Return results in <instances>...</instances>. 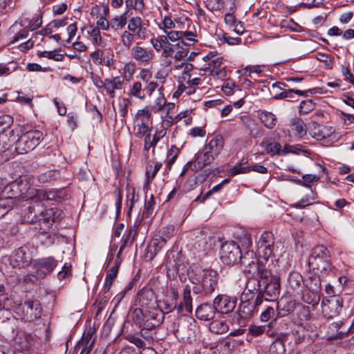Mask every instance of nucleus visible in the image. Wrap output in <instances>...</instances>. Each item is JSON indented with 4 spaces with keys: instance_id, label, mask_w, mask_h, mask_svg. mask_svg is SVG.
<instances>
[{
    "instance_id": "nucleus-1",
    "label": "nucleus",
    "mask_w": 354,
    "mask_h": 354,
    "mask_svg": "<svg viewBox=\"0 0 354 354\" xmlns=\"http://www.w3.org/2000/svg\"><path fill=\"white\" fill-rule=\"evenodd\" d=\"M248 277L246 290L248 292L260 291L267 297V301L276 300L281 290L280 278L273 275L263 261L249 262L243 269Z\"/></svg>"
},
{
    "instance_id": "nucleus-2",
    "label": "nucleus",
    "mask_w": 354,
    "mask_h": 354,
    "mask_svg": "<svg viewBox=\"0 0 354 354\" xmlns=\"http://www.w3.org/2000/svg\"><path fill=\"white\" fill-rule=\"evenodd\" d=\"M130 317L133 324L140 329L141 337L147 340L153 338V330L158 327L165 319L161 310H141L140 308L130 310Z\"/></svg>"
},
{
    "instance_id": "nucleus-3",
    "label": "nucleus",
    "mask_w": 354,
    "mask_h": 354,
    "mask_svg": "<svg viewBox=\"0 0 354 354\" xmlns=\"http://www.w3.org/2000/svg\"><path fill=\"white\" fill-rule=\"evenodd\" d=\"M218 273L212 269L203 268L199 265H194L192 268L190 282L196 294L212 295L218 286Z\"/></svg>"
},
{
    "instance_id": "nucleus-4",
    "label": "nucleus",
    "mask_w": 354,
    "mask_h": 354,
    "mask_svg": "<svg viewBox=\"0 0 354 354\" xmlns=\"http://www.w3.org/2000/svg\"><path fill=\"white\" fill-rule=\"evenodd\" d=\"M194 266H189V263L180 254L168 257L165 262L167 276L169 279H174L178 276L182 282H185L187 279L190 281L191 271Z\"/></svg>"
},
{
    "instance_id": "nucleus-5",
    "label": "nucleus",
    "mask_w": 354,
    "mask_h": 354,
    "mask_svg": "<svg viewBox=\"0 0 354 354\" xmlns=\"http://www.w3.org/2000/svg\"><path fill=\"white\" fill-rule=\"evenodd\" d=\"M308 266L317 272L327 273L330 271L333 266L328 249L322 245L315 246L309 256Z\"/></svg>"
},
{
    "instance_id": "nucleus-6",
    "label": "nucleus",
    "mask_w": 354,
    "mask_h": 354,
    "mask_svg": "<svg viewBox=\"0 0 354 354\" xmlns=\"http://www.w3.org/2000/svg\"><path fill=\"white\" fill-rule=\"evenodd\" d=\"M43 139V133L38 130L28 131L21 135L15 142V150L19 154L33 150Z\"/></svg>"
},
{
    "instance_id": "nucleus-7",
    "label": "nucleus",
    "mask_w": 354,
    "mask_h": 354,
    "mask_svg": "<svg viewBox=\"0 0 354 354\" xmlns=\"http://www.w3.org/2000/svg\"><path fill=\"white\" fill-rule=\"evenodd\" d=\"M221 259L222 262L228 266H233L239 261L245 265L243 260L242 252L239 245L234 241H227L221 245L220 249Z\"/></svg>"
},
{
    "instance_id": "nucleus-8",
    "label": "nucleus",
    "mask_w": 354,
    "mask_h": 354,
    "mask_svg": "<svg viewBox=\"0 0 354 354\" xmlns=\"http://www.w3.org/2000/svg\"><path fill=\"white\" fill-rule=\"evenodd\" d=\"M9 263L15 269H25L29 267L32 260V252L27 245L15 249L8 258Z\"/></svg>"
},
{
    "instance_id": "nucleus-9",
    "label": "nucleus",
    "mask_w": 354,
    "mask_h": 354,
    "mask_svg": "<svg viewBox=\"0 0 354 354\" xmlns=\"http://www.w3.org/2000/svg\"><path fill=\"white\" fill-rule=\"evenodd\" d=\"M135 306V308H140L141 310H160L154 291L147 287H144L138 292Z\"/></svg>"
},
{
    "instance_id": "nucleus-10",
    "label": "nucleus",
    "mask_w": 354,
    "mask_h": 354,
    "mask_svg": "<svg viewBox=\"0 0 354 354\" xmlns=\"http://www.w3.org/2000/svg\"><path fill=\"white\" fill-rule=\"evenodd\" d=\"M58 261L53 257H48L37 259L33 261L32 268L34 269L32 276L37 279H44L46 276L52 272L57 266Z\"/></svg>"
},
{
    "instance_id": "nucleus-11",
    "label": "nucleus",
    "mask_w": 354,
    "mask_h": 354,
    "mask_svg": "<svg viewBox=\"0 0 354 354\" xmlns=\"http://www.w3.org/2000/svg\"><path fill=\"white\" fill-rule=\"evenodd\" d=\"M253 297V293L248 292L246 289L242 294L241 304L237 311L238 316L241 322L251 319L258 312V308H254L251 301Z\"/></svg>"
},
{
    "instance_id": "nucleus-12",
    "label": "nucleus",
    "mask_w": 354,
    "mask_h": 354,
    "mask_svg": "<svg viewBox=\"0 0 354 354\" xmlns=\"http://www.w3.org/2000/svg\"><path fill=\"white\" fill-rule=\"evenodd\" d=\"M62 211L57 207H52L45 211H41L40 218L38 219L39 223V232L46 234L50 229L53 223L62 218Z\"/></svg>"
},
{
    "instance_id": "nucleus-13",
    "label": "nucleus",
    "mask_w": 354,
    "mask_h": 354,
    "mask_svg": "<svg viewBox=\"0 0 354 354\" xmlns=\"http://www.w3.org/2000/svg\"><path fill=\"white\" fill-rule=\"evenodd\" d=\"M274 243V235L270 232H264L257 242L259 254L263 259L262 261L266 265L268 263V258L273 254Z\"/></svg>"
},
{
    "instance_id": "nucleus-14",
    "label": "nucleus",
    "mask_w": 354,
    "mask_h": 354,
    "mask_svg": "<svg viewBox=\"0 0 354 354\" xmlns=\"http://www.w3.org/2000/svg\"><path fill=\"white\" fill-rule=\"evenodd\" d=\"M343 307V299L339 296H333L330 299L323 300L322 309L324 315L332 319L340 314Z\"/></svg>"
},
{
    "instance_id": "nucleus-15",
    "label": "nucleus",
    "mask_w": 354,
    "mask_h": 354,
    "mask_svg": "<svg viewBox=\"0 0 354 354\" xmlns=\"http://www.w3.org/2000/svg\"><path fill=\"white\" fill-rule=\"evenodd\" d=\"M236 298L227 295H218L214 301L213 304L217 313L229 314L232 313L236 306Z\"/></svg>"
},
{
    "instance_id": "nucleus-16",
    "label": "nucleus",
    "mask_w": 354,
    "mask_h": 354,
    "mask_svg": "<svg viewBox=\"0 0 354 354\" xmlns=\"http://www.w3.org/2000/svg\"><path fill=\"white\" fill-rule=\"evenodd\" d=\"M24 313V319L28 322H33L40 318L42 308L40 302L37 300H27L21 306Z\"/></svg>"
},
{
    "instance_id": "nucleus-17",
    "label": "nucleus",
    "mask_w": 354,
    "mask_h": 354,
    "mask_svg": "<svg viewBox=\"0 0 354 354\" xmlns=\"http://www.w3.org/2000/svg\"><path fill=\"white\" fill-rule=\"evenodd\" d=\"M18 320L15 317L0 322V335L7 341L16 339L18 335Z\"/></svg>"
},
{
    "instance_id": "nucleus-18",
    "label": "nucleus",
    "mask_w": 354,
    "mask_h": 354,
    "mask_svg": "<svg viewBox=\"0 0 354 354\" xmlns=\"http://www.w3.org/2000/svg\"><path fill=\"white\" fill-rule=\"evenodd\" d=\"M132 59H135L138 63H148L153 58L154 53L151 49L145 48L136 44L132 47L130 51Z\"/></svg>"
},
{
    "instance_id": "nucleus-19",
    "label": "nucleus",
    "mask_w": 354,
    "mask_h": 354,
    "mask_svg": "<svg viewBox=\"0 0 354 354\" xmlns=\"http://www.w3.org/2000/svg\"><path fill=\"white\" fill-rule=\"evenodd\" d=\"M128 30L135 35L136 39H145L147 30L142 25V20L140 17H132L128 23Z\"/></svg>"
},
{
    "instance_id": "nucleus-20",
    "label": "nucleus",
    "mask_w": 354,
    "mask_h": 354,
    "mask_svg": "<svg viewBox=\"0 0 354 354\" xmlns=\"http://www.w3.org/2000/svg\"><path fill=\"white\" fill-rule=\"evenodd\" d=\"M39 199L46 201H55L61 203L66 198L64 189L39 190L37 194Z\"/></svg>"
},
{
    "instance_id": "nucleus-21",
    "label": "nucleus",
    "mask_w": 354,
    "mask_h": 354,
    "mask_svg": "<svg viewBox=\"0 0 354 354\" xmlns=\"http://www.w3.org/2000/svg\"><path fill=\"white\" fill-rule=\"evenodd\" d=\"M196 234L193 246L199 254V257H201L205 254L206 252L209 249L211 236L203 231H198Z\"/></svg>"
},
{
    "instance_id": "nucleus-22",
    "label": "nucleus",
    "mask_w": 354,
    "mask_h": 354,
    "mask_svg": "<svg viewBox=\"0 0 354 354\" xmlns=\"http://www.w3.org/2000/svg\"><path fill=\"white\" fill-rule=\"evenodd\" d=\"M223 58L220 57H215L214 59L210 60L208 66L204 70L209 72L211 75L218 79H223L227 76L225 67H222Z\"/></svg>"
},
{
    "instance_id": "nucleus-23",
    "label": "nucleus",
    "mask_w": 354,
    "mask_h": 354,
    "mask_svg": "<svg viewBox=\"0 0 354 354\" xmlns=\"http://www.w3.org/2000/svg\"><path fill=\"white\" fill-rule=\"evenodd\" d=\"M334 131L331 127H326L317 122H313L312 127L309 130V133L317 140H323L330 137Z\"/></svg>"
},
{
    "instance_id": "nucleus-24",
    "label": "nucleus",
    "mask_w": 354,
    "mask_h": 354,
    "mask_svg": "<svg viewBox=\"0 0 354 354\" xmlns=\"http://www.w3.org/2000/svg\"><path fill=\"white\" fill-rule=\"evenodd\" d=\"M304 286L309 290L313 292V300L309 301L310 303H318L319 301V292L321 290V279L319 276L315 274L310 276L306 280Z\"/></svg>"
},
{
    "instance_id": "nucleus-25",
    "label": "nucleus",
    "mask_w": 354,
    "mask_h": 354,
    "mask_svg": "<svg viewBox=\"0 0 354 354\" xmlns=\"http://www.w3.org/2000/svg\"><path fill=\"white\" fill-rule=\"evenodd\" d=\"M124 83V80L120 76L106 78L104 91L110 97L113 98L115 97V91L122 89Z\"/></svg>"
},
{
    "instance_id": "nucleus-26",
    "label": "nucleus",
    "mask_w": 354,
    "mask_h": 354,
    "mask_svg": "<svg viewBox=\"0 0 354 354\" xmlns=\"http://www.w3.org/2000/svg\"><path fill=\"white\" fill-rule=\"evenodd\" d=\"M216 310L214 304L205 303L200 305L196 310V317L201 320L209 321L213 319L216 315Z\"/></svg>"
},
{
    "instance_id": "nucleus-27",
    "label": "nucleus",
    "mask_w": 354,
    "mask_h": 354,
    "mask_svg": "<svg viewBox=\"0 0 354 354\" xmlns=\"http://www.w3.org/2000/svg\"><path fill=\"white\" fill-rule=\"evenodd\" d=\"M223 147L224 138L221 135L218 134L212 138L203 148L218 157Z\"/></svg>"
},
{
    "instance_id": "nucleus-28",
    "label": "nucleus",
    "mask_w": 354,
    "mask_h": 354,
    "mask_svg": "<svg viewBox=\"0 0 354 354\" xmlns=\"http://www.w3.org/2000/svg\"><path fill=\"white\" fill-rule=\"evenodd\" d=\"M289 288L297 293L302 292L304 282L301 274L296 271L290 272L288 278Z\"/></svg>"
},
{
    "instance_id": "nucleus-29",
    "label": "nucleus",
    "mask_w": 354,
    "mask_h": 354,
    "mask_svg": "<svg viewBox=\"0 0 354 354\" xmlns=\"http://www.w3.org/2000/svg\"><path fill=\"white\" fill-rule=\"evenodd\" d=\"M217 157L203 148L201 153L197 155L194 165L197 170L202 169L207 165H210Z\"/></svg>"
},
{
    "instance_id": "nucleus-30",
    "label": "nucleus",
    "mask_w": 354,
    "mask_h": 354,
    "mask_svg": "<svg viewBox=\"0 0 354 354\" xmlns=\"http://www.w3.org/2000/svg\"><path fill=\"white\" fill-rule=\"evenodd\" d=\"M166 135V129H164L157 131L153 137H151V133L147 134L145 137V145L144 149L146 151H149L151 147L153 149L156 147L158 141Z\"/></svg>"
},
{
    "instance_id": "nucleus-31",
    "label": "nucleus",
    "mask_w": 354,
    "mask_h": 354,
    "mask_svg": "<svg viewBox=\"0 0 354 354\" xmlns=\"http://www.w3.org/2000/svg\"><path fill=\"white\" fill-rule=\"evenodd\" d=\"M308 93H310V94L314 93L313 90L302 91L298 90V89H284L283 88L282 91L279 92V93H276L274 98L276 100L289 98L290 100L293 101L295 94H297L299 95H303V96H308Z\"/></svg>"
},
{
    "instance_id": "nucleus-32",
    "label": "nucleus",
    "mask_w": 354,
    "mask_h": 354,
    "mask_svg": "<svg viewBox=\"0 0 354 354\" xmlns=\"http://www.w3.org/2000/svg\"><path fill=\"white\" fill-rule=\"evenodd\" d=\"M151 128L146 122L144 118H137L135 121L133 127V133L137 138L147 136V134L151 133Z\"/></svg>"
},
{
    "instance_id": "nucleus-33",
    "label": "nucleus",
    "mask_w": 354,
    "mask_h": 354,
    "mask_svg": "<svg viewBox=\"0 0 354 354\" xmlns=\"http://www.w3.org/2000/svg\"><path fill=\"white\" fill-rule=\"evenodd\" d=\"M93 333L88 332L84 333L82 338L77 344V346L82 348L80 354H90L93 346L95 339L91 341Z\"/></svg>"
},
{
    "instance_id": "nucleus-34",
    "label": "nucleus",
    "mask_w": 354,
    "mask_h": 354,
    "mask_svg": "<svg viewBox=\"0 0 354 354\" xmlns=\"http://www.w3.org/2000/svg\"><path fill=\"white\" fill-rule=\"evenodd\" d=\"M120 261L117 260L115 265L108 271L104 281V291L109 292L112 283L118 276Z\"/></svg>"
},
{
    "instance_id": "nucleus-35",
    "label": "nucleus",
    "mask_w": 354,
    "mask_h": 354,
    "mask_svg": "<svg viewBox=\"0 0 354 354\" xmlns=\"http://www.w3.org/2000/svg\"><path fill=\"white\" fill-rule=\"evenodd\" d=\"M209 330L214 334H223L229 330V326L225 320L216 319L209 324Z\"/></svg>"
},
{
    "instance_id": "nucleus-36",
    "label": "nucleus",
    "mask_w": 354,
    "mask_h": 354,
    "mask_svg": "<svg viewBox=\"0 0 354 354\" xmlns=\"http://www.w3.org/2000/svg\"><path fill=\"white\" fill-rule=\"evenodd\" d=\"M258 114L261 122L266 128L272 129L276 125L277 118L272 113L266 111H259Z\"/></svg>"
},
{
    "instance_id": "nucleus-37",
    "label": "nucleus",
    "mask_w": 354,
    "mask_h": 354,
    "mask_svg": "<svg viewBox=\"0 0 354 354\" xmlns=\"http://www.w3.org/2000/svg\"><path fill=\"white\" fill-rule=\"evenodd\" d=\"M128 10H125L121 15H117L110 20V26L114 30L122 29L127 23Z\"/></svg>"
},
{
    "instance_id": "nucleus-38",
    "label": "nucleus",
    "mask_w": 354,
    "mask_h": 354,
    "mask_svg": "<svg viewBox=\"0 0 354 354\" xmlns=\"http://www.w3.org/2000/svg\"><path fill=\"white\" fill-rule=\"evenodd\" d=\"M270 156L279 155L281 152V146L279 143L264 140L260 145Z\"/></svg>"
},
{
    "instance_id": "nucleus-39",
    "label": "nucleus",
    "mask_w": 354,
    "mask_h": 354,
    "mask_svg": "<svg viewBox=\"0 0 354 354\" xmlns=\"http://www.w3.org/2000/svg\"><path fill=\"white\" fill-rule=\"evenodd\" d=\"M290 124L297 136L303 137L306 134V124L302 119L295 117L291 120Z\"/></svg>"
},
{
    "instance_id": "nucleus-40",
    "label": "nucleus",
    "mask_w": 354,
    "mask_h": 354,
    "mask_svg": "<svg viewBox=\"0 0 354 354\" xmlns=\"http://www.w3.org/2000/svg\"><path fill=\"white\" fill-rule=\"evenodd\" d=\"M15 205V198L12 197L0 198V218L11 210Z\"/></svg>"
},
{
    "instance_id": "nucleus-41",
    "label": "nucleus",
    "mask_w": 354,
    "mask_h": 354,
    "mask_svg": "<svg viewBox=\"0 0 354 354\" xmlns=\"http://www.w3.org/2000/svg\"><path fill=\"white\" fill-rule=\"evenodd\" d=\"M129 95L141 100H145L146 95L145 94L142 83L140 82H133L130 88Z\"/></svg>"
},
{
    "instance_id": "nucleus-42",
    "label": "nucleus",
    "mask_w": 354,
    "mask_h": 354,
    "mask_svg": "<svg viewBox=\"0 0 354 354\" xmlns=\"http://www.w3.org/2000/svg\"><path fill=\"white\" fill-rule=\"evenodd\" d=\"M21 26H26L30 31L39 28L42 24V17L39 15L35 19L26 18L21 21Z\"/></svg>"
},
{
    "instance_id": "nucleus-43",
    "label": "nucleus",
    "mask_w": 354,
    "mask_h": 354,
    "mask_svg": "<svg viewBox=\"0 0 354 354\" xmlns=\"http://www.w3.org/2000/svg\"><path fill=\"white\" fill-rule=\"evenodd\" d=\"M240 122L243 126H244L246 129H248L250 131V133L252 137H257L259 134L254 133V127H256V124L254 123V121L251 118L250 116L246 115H241L240 117Z\"/></svg>"
},
{
    "instance_id": "nucleus-44",
    "label": "nucleus",
    "mask_w": 354,
    "mask_h": 354,
    "mask_svg": "<svg viewBox=\"0 0 354 354\" xmlns=\"http://www.w3.org/2000/svg\"><path fill=\"white\" fill-rule=\"evenodd\" d=\"M185 310L190 313L192 311V299L191 296V288L189 285L185 286L183 290V301Z\"/></svg>"
},
{
    "instance_id": "nucleus-45",
    "label": "nucleus",
    "mask_w": 354,
    "mask_h": 354,
    "mask_svg": "<svg viewBox=\"0 0 354 354\" xmlns=\"http://www.w3.org/2000/svg\"><path fill=\"white\" fill-rule=\"evenodd\" d=\"M271 354H284L286 352L285 344L283 339L277 338L270 346Z\"/></svg>"
},
{
    "instance_id": "nucleus-46",
    "label": "nucleus",
    "mask_w": 354,
    "mask_h": 354,
    "mask_svg": "<svg viewBox=\"0 0 354 354\" xmlns=\"http://www.w3.org/2000/svg\"><path fill=\"white\" fill-rule=\"evenodd\" d=\"M270 327H272V322L263 326L253 324L249 326L248 333L253 336L257 337L265 333H268Z\"/></svg>"
},
{
    "instance_id": "nucleus-47",
    "label": "nucleus",
    "mask_w": 354,
    "mask_h": 354,
    "mask_svg": "<svg viewBox=\"0 0 354 354\" xmlns=\"http://www.w3.org/2000/svg\"><path fill=\"white\" fill-rule=\"evenodd\" d=\"M136 234V230L134 229H130L123 236L122 240V244L120 247V250L118 255L120 253L124 250V248L127 246H131L133 242L134 236Z\"/></svg>"
},
{
    "instance_id": "nucleus-48",
    "label": "nucleus",
    "mask_w": 354,
    "mask_h": 354,
    "mask_svg": "<svg viewBox=\"0 0 354 354\" xmlns=\"http://www.w3.org/2000/svg\"><path fill=\"white\" fill-rule=\"evenodd\" d=\"M59 176V172L57 170H48L41 174L38 176V180L41 183L50 182L56 180Z\"/></svg>"
},
{
    "instance_id": "nucleus-49",
    "label": "nucleus",
    "mask_w": 354,
    "mask_h": 354,
    "mask_svg": "<svg viewBox=\"0 0 354 354\" xmlns=\"http://www.w3.org/2000/svg\"><path fill=\"white\" fill-rule=\"evenodd\" d=\"M155 205V201L153 195L151 194L149 201L145 202V208L142 212V218H148L151 217L153 212V206Z\"/></svg>"
},
{
    "instance_id": "nucleus-50",
    "label": "nucleus",
    "mask_w": 354,
    "mask_h": 354,
    "mask_svg": "<svg viewBox=\"0 0 354 354\" xmlns=\"http://www.w3.org/2000/svg\"><path fill=\"white\" fill-rule=\"evenodd\" d=\"M315 107V104L312 100H303L299 107V113L300 115H306L312 111Z\"/></svg>"
},
{
    "instance_id": "nucleus-51",
    "label": "nucleus",
    "mask_w": 354,
    "mask_h": 354,
    "mask_svg": "<svg viewBox=\"0 0 354 354\" xmlns=\"http://www.w3.org/2000/svg\"><path fill=\"white\" fill-rule=\"evenodd\" d=\"M167 104V100L162 93L159 92L158 96L156 99L155 104L151 106L154 112H159L162 110Z\"/></svg>"
},
{
    "instance_id": "nucleus-52",
    "label": "nucleus",
    "mask_w": 354,
    "mask_h": 354,
    "mask_svg": "<svg viewBox=\"0 0 354 354\" xmlns=\"http://www.w3.org/2000/svg\"><path fill=\"white\" fill-rule=\"evenodd\" d=\"M315 58L319 62H324L326 69L330 70L333 68V61L330 55L323 53H317L316 55H315Z\"/></svg>"
},
{
    "instance_id": "nucleus-53",
    "label": "nucleus",
    "mask_w": 354,
    "mask_h": 354,
    "mask_svg": "<svg viewBox=\"0 0 354 354\" xmlns=\"http://www.w3.org/2000/svg\"><path fill=\"white\" fill-rule=\"evenodd\" d=\"M221 89L223 92L226 95H231L234 93V89H237L238 91H241L239 87L235 84L234 82H233L230 80H227L224 84H223Z\"/></svg>"
},
{
    "instance_id": "nucleus-54",
    "label": "nucleus",
    "mask_w": 354,
    "mask_h": 354,
    "mask_svg": "<svg viewBox=\"0 0 354 354\" xmlns=\"http://www.w3.org/2000/svg\"><path fill=\"white\" fill-rule=\"evenodd\" d=\"M251 171L250 166H246L243 167L241 165H236L232 168H231L229 171L228 174L230 176H234L237 174H247L249 173Z\"/></svg>"
},
{
    "instance_id": "nucleus-55",
    "label": "nucleus",
    "mask_w": 354,
    "mask_h": 354,
    "mask_svg": "<svg viewBox=\"0 0 354 354\" xmlns=\"http://www.w3.org/2000/svg\"><path fill=\"white\" fill-rule=\"evenodd\" d=\"M205 7L210 11L220 10L224 2L222 0H205Z\"/></svg>"
},
{
    "instance_id": "nucleus-56",
    "label": "nucleus",
    "mask_w": 354,
    "mask_h": 354,
    "mask_svg": "<svg viewBox=\"0 0 354 354\" xmlns=\"http://www.w3.org/2000/svg\"><path fill=\"white\" fill-rule=\"evenodd\" d=\"M134 35L129 31L124 30L121 35V41L124 46L129 48L133 41Z\"/></svg>"
},
{
    "instance_id": "nucleus-57",
    "label": "nucleus",
    "mask_w": 354,
    "mask_h": 354,
    "mask_svg": "<svg viewBox=\"0 0 354 354\" xmlns=\"http://www.w3.org/2000/svg\"><path fill=\"white\" fill-rule=\"evenodd\" d=\"M130 104V100L128 98H122L118 103V112L120 115L124 118L127 114L128 106Z\"/></svg>"
},
{
    "instance_id": "nucleus-58",
    "label": "nucleus",
    "mask_w": 354,
    "mask_h": 354,
    "mask_svg": "<svg viewBox=\"0 0 354 354\" xmlns=\"http://www.w3.org/2000/svg\"><path fill=\"white\" fill-rule=\"evenodd\" d=\"M15 185L18 186V189L21 194H25L30 188L26 178L21 177L13 183L12 186L15 187Z\"/></svg>"
},
{
    "instance_id": "nucleus-59",
    "label": "nucleus",
    "mask_w": 354,
    "mask_h": 354,
    "mask_svg": "<svg viewBox=\"0 0 354 354\" xmlns=\"http://www.w3.org/2000/svg\"><path fill=\"white\" fill-rule=\"evenodd\" d=\"M174 227L173 225L167 226L163 227L161 230H160V236L164 241L167 243L168 240H169L174 235Z\"/></svg>"
},
{
    "instance_id": "nucleus-60",
    "label": "nucleus",
    "mask_w": 354,
    "mask_h": 354,
    "mask_svg": "<svg viewBox=\"0 0 354 354\" xmlns=\"http://www.w3.org/2000/svg\"><path fill=\"white\" fill-rule=\"evenodd\" d=\"M13 122L12 118L9 115H3L0 116V131H4Z\"/></svg>"
},
{
    "instance_id": "nucleus-61",
    "label": "nucleus",
    "mask_w": 354,
    "mask_h": 354,
    "mask_svg": "<svg viewBox=\"0 0 354 354\" xmlns=\"http://www.w3.org/2000/svg\"><path fill=\"white\" fill-rule=\"evenodd\" d=\"M38 56L52 59L55 61H62L64 59L63 55L55 53L54 51H42L38 54Z\"/></svg>"
},
{
    "instance_id": "nucleus-62",
    "label": "nucleus",
    "mask_w": 354,
    "mask_h": 354,
    "mask_svg": "<svg viewBox=\"0 0 354 354\" xmlns=\"http://www.w3.org/2000/svg\"><path fill=\"white\" fill-rule=\"evenodd\" d=\"M274 316V310L272 307L268 306L260 315V319L263 322L269 321Z\"/></svg>"
},
{
    "instance_id": "nucleus-63",
    "label": "nucleus",
    "mask_w": 354,
    "mask_h": 354,
    "mask_svg": "<svg viewBox=\"0 0 354 354\" xmlns=\"http://www.w3.org/2000/svg\"><path fill=\"white\" fill-rule=\"evenodd\" d=\"M24 341L17 342L19 346L22 350H28L32 345L33 337L31 335H24Z\"/></svg>"
},
{
    "instance_id": "nucleus-64",
    "label": "nucleus",
    "mask_w": 354,
    "mask_h": 354,
    "mask_svg": "<svg viewBox=\"0 0 354 354\" xmlns=\"http://www.w3.org/2000/svg\"><path fill=\"white\" fill-rule=\"evenodd\" d=\"M163 306H162V309H160L164 315L165 313H169L170 312H172L174 310L176 309V303L174 301H169L167 299H163L162 301Z\"/></svg>"
}]
</instances>
